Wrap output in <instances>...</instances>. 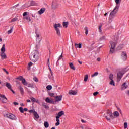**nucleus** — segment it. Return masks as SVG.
Returning <instances> with one entry per match:
<instances>
[{
	"instance_id": "22",
	"label": "nucleus",
	"mask_w": 129,
	"mask_h": 129,
	"mask_svg": "<svg viewBox=\"0 0 129 129\" xmlns=\"http://www.w3.org/2000/svg\"><path fill=\"white\" fill-rule=\"evenodd\" d=\"M6 86L8 88V89H12V85H11V84L10 83L6 82Z\"/></svg>"
},
{
	"instance_id": "42",
	"label": "nucleus",
	"mask_w": 129,
	"mask_h": 129,
	"mask_svg": "<svg viewBox=\"0 0 129 129\" xmlns=\"http://www.w3.org/2000/svg\"><path fill=\"white\" fill-rule=\"evenodd\" d=\"M109 78L110 80H113V74H110L109 76Z\"/></svg>"
},
{
	"instance_id": "11",
	"label": "nucleus",
	"mask_w": 129,
	"mask_h": 129,
	"mask_svg": "<svg viewBox=\"0 0 129 129\" xmlns=\"http://www.w3.org/2000/svg\"><path fill=\"white\" fill-rule=\"evenodd\" d=\"M45 101L47 102V103H50V104H56V102L53 101V99H50L49 97L46 98Z\"/></svg>"
},
{
	"instance_id": "13",
	"label": "nucleus",
	"mask_w": 129,
	"mask_h": 129,
	"mask_svg": "<svg viewBox=\"0 0 129 129\" xmlns=\"http://www.w3.org/2000/svg\"><path fill=\"white\" fill-rule=\"evenodd\" d=\"M120 5L116 4V6L114 8V9L112 11L113 13H115V14H117V12H118V10L119 9Z\"/></svg>"
},
{
	"instance_id": "34",
	"label": "nucleus",
	"mask_w": 129,
	"mask_h": 129,
	"mask_svg": "<svg viewBox=\"0 0 129 129\" xmlns=\"http://www.w3.org/2000/svg\"><path fill=\"white\" fill-rule=\"evenodd\" d=\"M17 21H18V18L16 17L12 19V20L10 22V23H13V22H17Z\"/></svg>"
},
{
	"instance_id": "8",
	"label": "nucleus",
	"mask_w": 129,
	"mask_h": 129,
	"mask_svg": "<svg viewBox=\"0 0 129 129\" xmlns=\"http://www.w3.org/2000/svg\"><path fill=\"white\" fill-rule=\"evenodd\" d=\"M58 7L59 4H58V2L56 1H54L52 2V4L51 5L52 10H56V9H58Z\"/></svg>"
},
{
	"instance_id": "45",
	"label": "nucleus",
	"mask_w": 129,
	"mask_h": 129,
	"mask_svg": "<svg viewBox=\"0 0 129 129\" xmlns=\"http://www.w3.org/2000/svg\"><path fill=\"white\" fill-rule=\"evenodd\" d=\"M98 75V72H96L91 75L92 77H94V76H97Z\"/></svg>"
},
{
	"instance_id": "24",
	"label": "nucleus",
	"mask_w": 129,
	"mask_h": 129,
	"mask_svg": "<svg viewBox=\"0 0 129 129\" xmlns=\"http://www.w3.org/2000/svg\"><path fill=\"white\" fill-rule=\"evenodd\" d=\"M2 53H5L6 52V45L3 44L1 48Z\"/></svg>"
},
{
	"instance_id": "62",
	"label": "nucleus",
	"mask_w": 129,
	"mask_h": 129,
	"mask_svg": "<svg viewBox=\"0 0 129 129\" xmlns=\"http://www.w3.org/2000/svg\"><path fill=\"white\" fill-rule=\"evenodd\" d=\"M23 17H26L27 16V12H24L23 14Z\"/></svg>"
},
{
	"instance_id": "43",
	"label": "nucleus",
	"mask_w": 129,
	"mask_h": 129,
	"mask_svg": "<svg viewBox=\"0 0 129 129\" xmlns=\"http://www.w3.org/2000/svg\"><path fill=\"white\" fill-rule=\"evenodd\" d=\"M42 106H43V107H44V108H45L46 109H48V108H49V106L45 104V103H43L42 104Z\"/></svg>"
},
{
	"instance_id": "9",
	"label": "nucleus",
	"mask_w": 129,
	"mask_h": 129,
	"mask_svg": "<svg viewBox=\"0 0 129 129\" xmlns=\"http://www.w3.org/2000/svg\"><path fill=\"white\" fill-rule=\"evenodd\" d=\"M116 15V13H115L114 12H113V11H111L109 15V23H111L112 22V19L115 17Z\"/></svg>"
},
{
	"instance_id": "60",
	"label": "nucleus",
	"mask_w": 129,
	"mask_h": 129,
	"mask_svg": "<svg viewBox=\"0 0 129 129\" xmlns=\"http://www.w3.org/2000/svg\"><path fill=\"white\" fill-rule=\"evenodd\" d=\"M13 104H14V105H19V103L17 102H14Z\"/></svg>"
},
{
	"instance_id": "51",
	"label": "nucleus",
	"mask_w": 129,
	"mask_h": 129,
	"mask_svg": "<svg viewBox=\"0 0 129 129\" xmlns=\"http://www.w3.org/2000/svg\"><path fill=\"white\" fill-rule=\"evenodd\" d=\"M33 80H34V81H35L36 82H38V78L36 77H34L33 78Z\"/></svg>"
},
{
	"instance_id": "33",
	"label": "nucleus",
	"mask_w": 129,
	"mask_h": 129,
	"mask_svg": "<svg viewBox=\"0 0 129 129\" xmlns=\"http://www.w3.org/2000/svg\"><path fill=\"white\" fill-rule=\"evenodd\" d=\"M122 88H124V89H126L127 87H128V86H127V85H126V82L122 84Z\"/></svg>"
},
{
	"instance_id": "41",
	"label": "nucleus",
	"mask_w": 129,
	"mask_h": 129,
	"mask_svg": "<svg viewBox=\"0 0 129 129\" xmlns=\"http://www.w3.org/2000/svg\"><path fill=\"white\" fill-rule=\"evenodd\" d=\"M87 80H88V75H86L85 76L84 81H85V82H86V81H87Z\"/></svg>"
},
{
	"instance_id": "14",
	"label": "nucleus",
	"mask_w": 129,
	"mask_h": 129,
	"mask_svg": "<svg viewBox=\"0 0 129 129\" xmlns=\"http://www.w3.org/2000/svg\"><path fill=\"white\" fill-rule=\"evenodd\" d=\"M122 76H123V74H122V73L121 72H119L117 74V78L118 80H120V79H121L122 78Z\"/></svg>"
},
{
	"instance_id": "38",
	"label": "nucleus",
	"mask_w": 129,
	"mask_h": 129,
	"mask_svg": "<svg viewBox=\"0 0 129 129\" xmlns=\"http://www.w3.org/2000/svg\"><path fill=\"white\" fill-rule=\"evenodd\" d=\"M110 84L111 85H113V86H115V84L114 83V81L113 80H111V81L110 82Z\"/></svg>"
},
{
	"instance_id": "35",
	"label": "nucleus",
	"mask_w": 129,
	"mask_h": 129,
	"mask_svg": "<svg viewBox=\"0 0 129 129\" xmlns=\"http://www.w3.org/2000/svg\"><path fill=\"white\" fill-rule=\"evenodd\" d=\"M32 102H38V100H36V99L34 97L30 98Z\"/></svg>"
},
{
	"instance_id": "46",
	"label": "nucleus",
	"mask_w": 129,
	"mask_h": 129,
	"mask_svg": "<svg viewBox=\"0 0 129 129\" xmlns=\"http://www.w3.org/2000/svg\"><path fill=\"white\" fill-rule=\"evenodd\" d=\"M48 95H49V96L53 97L55 95V94H54V93L49 92L48 93Z\"/></svg>"
},
{
	"instance_id": "63",
	"label": "nucleus",
	"mask_w": 129,
	"mask_h": 129,
	"mask_svg": "<svg viewBox=\"0 0 129 129\" xmlns=\"http://www.w3.org/2000/svg\"><path fill=\"white\" fill-rule=\"evenodd\" d=\"M17 6H19V4H17L12 7V9H16L17 7Z\"/></svg>"
},
{
	"instance_id": "7",
	"label": "nucleus",
	"mask_w": 129,
	"mask_h": 129,
	"mask_svg": "<svg viewBox=\"0 0 129 129\" xmlns=\"http://www.w3.org/2000/svg\"><path fill=\"white\" fill-rule=\"evenodd\" d=\"M121 59L123 61H126L127 60V54L126 52L123 51L121 54Z\"/></svg>"
},
{
	"instance_id": "44",
	"label": "nucleus",
	"mask_w": 129,
	"mask_h": 129,
	"mask_svg": "<svg viewBox=\"0 0 129 129\" xmlns=\"http://www.w3.org/2000/svg\"><path fill=\"white\" fill-rule=\"evenodd\" d=\"M19 110H20V112H21V113H24V109L23 108V107H20L19 108Z\"/></svg>"
},
{
	"instance_id": "55",
	"label": "nucleus",
	"mask_w": 129,
	"mask_h": 129,
	"mask_svg": "<svg viewBox=\"0 0 129 129\" xmlns=\"http://www.w3.org/2000/svg\"><path fill=\"white\" fill-rule=\"evenodd\" d=\"M49 67V70L50 71V73L51 74V76H53V72H52V70L51 69V68H50V67Z\"/></svg>"
},
{
	"instance_id": "21",
	"label": "nucleus",
	"mask_w": 129,
	"mask_h": 129,
	"mask_svg": "<svg viewBox=\"0 0 129 129\" xmlns=\"http://www.w3.org/2000/svg\"><path fill=\"white\" fill-rule=\"evenodd\" d=\"M127 71H128V69H127V68H123L121 71V73H122V74H124V73H125L126 72H127Z\"/></svg>"
},
{
	"instance_id": "57",
	"label": "nucleus",
	"mask_w": 129,
	"mask_h": 129,
	"mask_svg": "<svg viewBox=\"0 0 129 129\" xmlns=\"http://www.w3.org/2000/svg\"><path fill=\"white\" fill-rule=\"evenodd\" d=\"M28 87H31V88H33V87H34V85H33L32 84H28Z\"/></svg>"
},
{
	"instance_id": "59",
	"label": "nucleus",
	"mask_w": 129,
	"mask_h": 129,
	"mask_svg": "<svg viewBox=\"0 0 129 129\" xmlns=\"http://www.w3.org/2000/svg\"><path fill=\"white\" fill-rule=\"evenodd\" d=\"M47 64V65H48V67H50V59L49 58L48 59Z\"/></svg>"
},
{
	"instance_id": "61",
	"label": "nucleus",
	"mask_w": 129,
	"mask_h": 129,
	"mask_svg": "<svg viewBox=\"0 0 129 129\" xmlns=\"http://www.w3.org/2000/svg\"><path fill=\"white\" fill-rule=\"evenodd\" d=\"M32 65H33V62H30L28 63V66H29V67L32 66Z\"/></svg>"
},
{
	"instance_id": "32",
	"label": "nucleus",
	"mask_w": 129,
	"mask_h": 129,
	"mask_svg": "<svg viewBox=\"0 0 129 129\" xmlns=\"http://www.w3.org/2000/svg\"><path fill=\"white\" fill-rule=\"evenodd\" d=\"M44 125L45 127V128H48V127L49 126V122L47 121H45L44 123Z\"/></svg>"
},
{
	"instance_id": "56",
	"label": "nucleus",
	"mask_w": 129,
	"mask_h": 129,
	"mask_svg": "<svg viewBox=\"0 0 129 129\" xmlns=\"http://www.w3.org/2000/svg\"><path fill=\"white\" fill-rule=\"evenodd\" d=\"M98 93H99L98 92H94V93H93L94 96H96V95H97V94H98Z\"/></svg>"
},
{
	"instance_id": "53",
	"label": "nucleus",
	"mask_w": 129,
	"mask_h": 129,
	"mask_svg": "<svg viewBox=\"0 0 129 129\" xmlns=\"http://www.w3.org/2000/svg\"><path fill=\"white\" fill-rule=\"evenodd\" d=\"M3 71H4V72H6L7 74H9V72H8L7 70H6V69L3 68Z\"/></svg>"
},
{
	"instance_id": "64",
	"label": "nucleus",
	"mask_w": 129,
	"mask_h": 129,
	"mask_svg": "<svg viewBox=\"0 0 129 129\" xmlns=\"http://www.w3.org/2000/svg\"><path fill=\"white\" fill-rule=\"evenodd\" d=\"M78 44H77V43H75V47H76V48H78Z\"/></svg>"
},
{
	"instance_id": "28",
	"label": "nucleus",
	"mask_w": 129,
	"mask_h": 129,
	"mask_svg": "<svg viewBox=\"0 0 129 129\" xmlns=\"http://www.w3.org/2000/svg\"><path fill=\"white\" fill-rule=\"evenodd\" d=\"M24 20H26L28 22H31V19L29 16H25L23 17Z\"/></svg>"
},
{
	"instance_id": "1",
	"label": "nucleus",
	"mask_w": 129,
	"mask_h": 129,
	"mask_svg": "<svg viewBox=\"0 0 129 129\" xmlns=\"http://www.w3.org/2000/svg\"><path fill=\"white\" fill-rule=\"evenodd\" d=\"M30 59L33 62H37L39 60V51L34 50L30 56Z\"/></svg>"
},
{
	"instance_id": "31",
	"label": "nucleus",
	"mask_w": 129,
	"mask_h": 129,
	"mask_svg": "<svg viewBox=\"0 0 129 129\" xmlns=\"http://www.w3.org/2000/svg\"><path fill=\"white\" fill-rule=\"evenodd\" d=\"M84 30L85 31V35H86V36H87V35H88V27H85Z\"/></svg>"
},
{
	"instance_id": "6",
	"label": "nucleus",
	"mask_w": 129,
	"mask_h": 129,
	"mask_svg": "<svg viewBox=\"0 0 129 129\" xmlns=\"http://www.w3.org/2000/svg\"><path fill=\"white\" fill-rule=\"evenodd\" d=\"M41 38H40V35L39 34H36V47L37 48H38V47L41 45Z\"/></svg>"
},
{
	"instance_id": "12",
	"label": "nucleus",
	"mask_w": 129,
	"mask_h": 129,
	"mask_svg": "<svg viewBox=\"0 0 129 129\" xmlns=\"http://www.w3.org/2000/svg\"><path fill=\"white\" fill-rule=\"evenodd\" d=\"M110 44L111 45L110 48H115V47H116V45H117V41H110Z\"/></svg>"
},
{
	"instance_id": "47",
	"label": "nucleus",
	"mask_w": 129,
	"mask_h": 129,
	"mask_svg": "<svg viewBox=\"0 0 129 129\" xmlns=\"http://www.w3.org/2000/svg\"><path fill=\"white\" fill-rule=\"evenodd\" d=\"M12 32H13V28H11V29L10 30H8L7 32V33L8 34H10L12 33Z\"/></svg>"
},
{
	"instance_id": "54",
	"label": "nucleus",
	"mask_w": 129,
	"mask_h": 129,
	"mask_svg": "<svg viewBox=\"0 0 129 129\" xmlns=\"http://www.w3.org/2000/svg\"><path fill=\"white\" fill-rule=\"evenodd\" d=\"M82 46V45L81 44V43H79L78 48H79V49H81Z\"/></svg>"
},
{
	"instance_id": "26",
	"label": "nucleus",
	"mask_w": 129,
	"mask_h": 129,
	"mask_svg": "<svg viewBox=\"0 0 129 129\" xmlns=\"http://www.w3.org/2000/svg\"><path fill=\"white\" fill-rule=\"evenodd\" d=\"M0 97H1V99H3L4 98V102L8 101V99H7V97H6V96L5 95H1L0 96Z\"/></svg>"
},
{
	"instance_id": "18",
	"label": "nucleus",
	"mask_w": 129,
	"mask_h": 129,
	"mask_svg": "<svg viewBox=\"0 0 129 129\" xmlns=\"http://www.w3.org/2000/svg\"><path fill=\"white\" fill-rule=\"evenodd\" d=\"M107 114L108 115H109V116H110V117L111 118H112V119H113V118H114V116L112 115V113L111 112H110V111L108 110L107 111Z\"/></svg>"
},
{
	"instance_id": "27",
	"label": "nucleus",
	"mask_w": 129,
	"mask_h": 129,
	"mask_svg": "<svg viewBox=\"0 0 129 129\" xmlns=\"http://www.w3.org/2000/svg\"><path fill=\"white\" fill-rule=\"evenodd\" d=\"M69 66L71 69H72V70H75V67H74L72 62L69 63Z\"/></svg>"
},
{
	"instance_id": "40",
	"label": "nucleus",
	"mask_w": 129,
	"mask_h": 129,
	"mask_svg": "<svg viewBox=\"0 0 129 129\" xmlns=\"http://www.w3.org/2000/svg\"><path fill=\"white\" fill-rule=\"evenodd\" d=\"M52 88V87L50 85H49L46 87V89H47V90H51Z\"/></svg>"
},
{
	"instance_id": "20",
	"label": "nucleus",
	"mask_w": 129,
	"mask_h": 129,
	"mask_svg": "<svg viewBox=\"0 0 129 129\" xmlns=\"http://www.w3.org/2000/svg\"><path fill=\"white\" fill-rule=\"evenodd\" d=\"M38 4L36 2L34 1H31L30 3V5L27 7V8H29V7H31V6H37Z\"/></svg>"
},
{
	"instance_id": "36",
	"label": "nucleus",
	"mask_w": 129,
	"mask_h": 129,
	"mask_svg": "<svg viewBox=\"0 0 129 129\" xmlns=\"http://www.w3.org/2000/svg\"><path fill=\"white\" fill-rule=\"evenodd\" d=\"M115 2L116 3V5L120 6V2H121V0H115Z\"/></svg>"
},
{
	"instance_id": "29",
	"label": "nucleus",
	"mask_w": 129,
	"mask_h": 129,
	"mask_svg": "<svg viewBox=\"0 0 129 129\" xmlns=\"http://www.w3.org/2000/svg\"><path fill=\"white\" fill-rule=\"evenodd\" d=\"M113 115L115 116V117H118V116H119V113H118L117 111H115L113 113Z\"/></svg>"
},
{
	"instance_id": "3",
	"label": "nucleus",
	"mask_w": 129,
	"mask_h": 129,
	"mask_svg": "<svg viewBox=\"0 0 129 129\" xmlns=\"http://www.w3.org/2000/svg\"><path fill=\"white\" fill-rule=\"evenodd\" d=\"M54 27L57 36H58V37H61V31H60V29H59V28H62V25H61V24L56 23L54 24Z\"/></svg>"
},
{
	"instance_id": "23",
	"label": "nucleus",
	"mask_w": 129,
	"mask_h": 129,
	"mask_svg": "<svg viewBox=\"0 0 129 129\" xmlns=\"http://www.w3.org/2000/svg\"><path fill=\"white\" fill-rule=\"evenodd\" d=\"M115 52V48L110 47V51H109V54H113Z\"/></svg>"
},
{
	"instance_id": "30",
	"label": "nucleus",
	"mask_w": 129,
	"mask_h": 129,
	"mask_svg": "<svg viewBox=\"0 0 129 129\" xmlns=\"http://www.w3.org/2000/svg\"><path fill=\"white\" fill-rule=\"evenodd\" d=\"M63 28H67L68 27V22H63L62 23Z\"/></svg>"
},
{
	"instance_id": "16",
	"label": "nucleus",
	"mask_w": 129,
	"mask_h": 129,
	"mask_svg": "<svg viewBox=\"0 0 129 129\" xmlns=\"http://www.w3.org/2000/svg\"><path fill=\"white\" fill-rule=\"evenodd\" d=\"M69 94H70V95H76V94H77V90L73 91L72 90H71L69 92Z\"/></svg>"
},
{
	"instance_id": "17",
	"label": "nucleus",
	"mask_w": 129,
	"mask_h": 129,
	"mask_svg": "<svg viewBox=\"0 0 129 129\" xmlns=\"http://www.w3.org/2000/svg\"><path fill=\"white\" fill-rule=\"evenodd\" d=\"M45 11L46 8L43 7L38 12V14H39V15H42V14H44V13H45Z\"/></svg>"
},
{
	"instance_id": "37",
	"label": "nucleus",
	"mask_w": 129,
	"mask_h": 129,
	"mask_svg": "<svg viewBox=\"0 0 129 129\" xmlns=\"http://www.w3.org/2000/svg\"><path fill=\"white\" fill-rule=\"evenodd\" d=\"M103 40H106V37H105V36H103L99 39V41H103Z\"/></svg>"
},
{
	"instance_id": "15",
	"label": "nucleus",
	"mask_w": 129,
	"mask_h": 129,
	"mask_svg": "<svg viewBox=\"0 0 129 129\" xmlns=\"http://www.w3.org/2000/svg\"><path fill=\"white\" fill-rule=\"evenodd\" d=\"M33 115L35 120H38V119H39L40 116H39V114H38V113H37V112H34V113H33Z\"/></svg>"
},
{
	"instance_id": "5",
	"label": "nucleus",
	"mask_w": 129,
	"mask_h": 129,
	"mask_svg": "<svg viewBox=\"0 0 129 129\" xmlns=\"http://www.w3.org/2000/svg\"><path fill=\"white\" fill-rule=\"evenodd\" d=\"M16 79H17L18 80H21L22 81V84H23V85H25V86L28 85V83L27 82V81H26V79H24L23 76H20L19 77H17L16 78Z\"/></svg>"
},
{
	"instance_id": "4",
	"label": "nucleus",
	"mask_w": 129,
	"mask_h": 129,
	"mask_svg": "<svg viewBox=\"0 0 129 129\" xmlns=\"http://www.w3.org/2000/svg\"><path fill=\"white\" fill-rule=\"evenodd\" d=\"M4 116L5 117H7L8 118H10L12 120H17V117L15 116V115L11 113H7L4 114Z\"/></svg>"
},
{
	"instance_id": "2",
	"label": "nucleus",
	"mask_w": 129,
	"mask_h": 129,
	"mask_svg": "<svg viewBox=\"0 0 129 129\" xmlns=\"http://www.w3.org/2000/svg\"><path fill=\"white\" fill-rule=\"evenodd\" d=\"M64 111H61L59 112L57 114H56V120L57 121V122L55 123L56 126L60 125V119H59V118H60V117H61V116H62V115H64Z\"/></svg>"
},
{
	"instance_id": "49",
	"label": "nucleus",
	"mask_w": 129,
	"mask_h": 129,
	"mask_svg": "<svg viewBox=\"0 0 129 129\" xmlns=\"http://www.w3.org/2000/svg\"><path fill=\"white\" fill-rule=\"evenodd\" d=\"M29 112H30V113H35L36 111H35V110H30Z\"/></svg>"
},
{
	"instance_id": "48",
	"label": "nucleus",
	"mask_w": 129,
	"mask_h": 129,
	"mask_svg": "<svg viewBox=\"0 0 129 129\" xmlns=\"http://www.w3.org/2000/svg\"><path fill=\"white\" fill-rule=\"evenodd\" d=\"M124 129L127 128V122L124 123Z\"/></svg>"
},
{
	"instance_id": "50",
	"label": "nucleus",
	"mask_w": 129,
	"mask_h": 129,
	"mask_svg": "<svg viewBox=\"0 0 129 129\" xmlns=\"http://www.w3.org/2000/svg\"><path fill=\"white\" fill-rule=\"evenodd\" d=\"M102 27V25H100L99 26V31L100 33H101V32H102V30H101Z\"/></svg>"
},
{
	"instance_id": "10",
	"label": "nucleus",
	"mask_w": 129,
	"mask_h": 129,
	"mask_svg": "<svg viewBox=\"0 0 129 129\" xmlns=\"http://www.w3.org/2000/svg\"><path fill=\"white\" fill-rule=\"evenodd\" d=\"M62 97H63V96H62V95L54 97V98L55 99L54 102H55V104L57 103V102H59V101H61V100H62Z\"/></svg>"
},
{
	"instance_id": "58",
	"label": "nucleus",
	"mask_w": 129,
	"mask_h": 129,
	"mask_svg": "<svg viewBox=\"0 0 129 129\" xmlns=\"http://www.w3.org/2000/svg\"><path fill=\"white\" fill-rule=\"evenodd\" d=\"M105 117L107 119V120H108L110 122V118H108L107 116H105Z\"/></svg>"
},
{
	"instance_id": "25",
	"label": "nucleus",
	"mask_w": 129,
	"mask_h": 129,
	"mask_svg": "<svg viewBox=\"0 0 129 129\" xmlns=\"http://www.w3.org/2000/svg\"><path fill=\"white\" fill-rule=\"evenodd\" d=\"M1 57L3 60L7 59V55L5 53H1Z\"/></svg>"
},
{
	"instance_id": "39",
	"label": "nucleus",
	"mask_w": 129,
	"mask_h": 129,
	"mask_svg": "<svg viewBox=\"0 0 129 129\" xmlns=\"http://www.w3.org/2000/svg\"><path fill=\"white\" fill-rule=\"evenodd\" d=\"M122 48H123V45L121 44L118 46L117 50H121V49H122Z\"/></svg>"
},
{
	"instance_id": "52",
	"label": "nucleus",
	"mask_w": 129,
	"mask_h": 129,
	"mask_svg": "<svg viewBox=\"0 0 129 129\" xmlns=\"http://www.w3.org/2000/svg\"><path fill=\"white\" fill-rule=\"evenodd\" d=\"M1 101H2L3 103H7V101H6L5 102V98H4V99H1Z\"/></svg>"
},
{
	"instance_id": "19",
	"label": "nucleus",
	"mask_w": 129,
	"mask_h": 129,
	"mask_svg": "<svg viewBox=\"0 0 129 129\" xmlns=\"http://www.w3.org/2000/svg\"><path fill=\"white\" fill-rule=\"evenodd\" d=\"M18 89H19L20 91V93L22 95H24V89L23 88V87H22V86H19L18 87Z\"/></svg>"
}]
</instances>
